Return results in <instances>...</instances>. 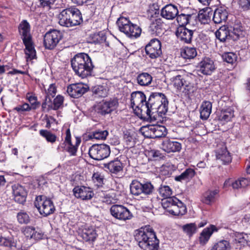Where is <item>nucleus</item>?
<instances>
[{
  "mask_svg": "<svg viewBox=\"0 0 250 250\" xmlns=\"http://www.w3.org/2000/svg\"><path fill=\"white\" fill-rule=\"evenodd\" d=\"M147 154L149 157L155 160H158L164 157V155L159 150L155 149H151L148 151Z\"/></svg>",
  "mask_w": 250,
  "mask_h": 250,
  "instance_id": "nucleus-58",
  "label": "nucleus"
},
{
  "mask_svg": "<svg viewBox=\"0 0 250 250\" xmlns=\"http://www.w3.org/2000/svg\"><path fill=\"white\" fill-rule=\"evenodd\" d=\"M175 204L171 208L169 209V213L173 215H183L186 212V208L178 199H175Z\"/></svg>",
  "mask_w": 250,
  "mask_h": 250,
  "instance_id": "nucleus-28",
  "label": "nucleus"
},
{
  "mask_svg": "<svg viewBox=\"0 0 250 250\" xmlns=\"http://www.w3.org/2000/svg\"><path fill=\"white\" fill-rule=\"evenodd\" d=\"M88 90L82 83H74L67 87V92L71 97L78 98L81 97Z\"/></svg>",
  "mask_w": 250,
  "mask_h": 250,
  "instance_id": "nucleus-19",
  "label": "nucleus"
},
{
  "mask_svg": "<svg viewBox=\"0 0 250 250\" xmlns=\"http://www.w3.org/2000/svg\"><path fill=\"white\" fill-rule=\"evenodd\" d=\"M217 229L214 225H211L209 228L205 229L201 233L200 241L202 243H206L210 238L214 231H217Z\"/></svg>",
  "mask_w": 250,
  "mask_h": 250,
  "instance_id": "nucleus-35",
  "label": "nucleus"
},
{
  "mask_svg": "<svg viewBox=\"0 0 250 250\" xmlns=\"http://www.w3.org/2000/svg\"><path fill=\"white\" fill-rule=\"evenodd\" d=\"M74 195L77 198L83 200H89L92 198L94 193L89 187L85 186H77L73 189Z\"/></svg>",
  "mask_w": 250,
  "mask_h": 250,
  "instance_id": "nucleus-18",
  "label": "nucleus"
},
{
  "mask_svg": "<svg viewBox=\"0 0 250 250\" xmlns=\"http://www.w3.org/2000/svg\"><path fill=\"white\" fill-rule=\"evenodd\" d=\"M168 102L164 94L154 93L150 95L146 103L145 118H151L152 115L158 113L160 116L165 114L168 109Z\"/></svg>",
  "mask_w": 250,
  "mask_h": 250,
  "instance_id": "nucleus-1",
  "label": "nucleus"
},
{
  "mask_svg": "<svg viewBox=\"0 0 250 250\" xmlns=\"http://www.w3.org/2000/svg\"><path fill=\"white\" fill-rule=\"evenodd\" d=\"M93 92L98 97H104L106 96L107 92L105 88L101 85L96 86L93 89Z\"/></svg>",
  "mask_w": 250,
  "mask_h": 250,
  "instance_id": "nucleus-57",
  "label": "nucleus"
},
{
  "mask_svg": "<svg viewBox=\"0 0 250 250\" xmlns=\"http://www.w3.org/2000/svg\"><path fill=\"white\" fill-rule=\"evenodd\" d=\"M18 29L25 46V53L27 61L32 60L36 57V51L33 46L30 35V25L26 20H24L20 23Z\"/></svg>",
  "mask_w": 250,
  "mask_h": 250,
  "instance_id": "nucleus-4",
  "label": "nucleus"
},
{
  "mask_svg": "<svg viewBox=\"0 0 250 250\" xmlns=\"http://www.w3.org/2000/svg\"><path fill=\"white\" fill-rule=\"evenodd\" d=\"M130 190L133 195L144 198L152 193L154 187L149 182L141 183L137 180H133L130 185Z\"/></svg>",
  "mask_w": 250,
  "mask_h": 250,
  "instance_id": "nucleus-6",
  "label": "nucleus"
},
{
  "mask_svg": "<svg viewBox=\"0 0 250 250\" xmlns=\"http://www.w3.org/2000/svg\"><path fill=\"white\" fill-rule=\"evenodd\" d=\"M215 36L220 41L222 42H225L226 40L231 39L229 27L226 26H223L218 29L215 32Z\"/></svg>",
  "mask_w": 250,
  "mask_h": 250,
  "instance_id": "nucleus-31",
  "label": "nucleus"
},
{
  "mask_svg": "<svg viewBox=\"0 0 250 250\" xmlns=\"http://www.w3.org/2000/svg\"><path fill=\"white\" fill-rule=\"evenodd\" d=\"M45 89L46 96L45 97L49 99L50 97H54L57 92V86L55 83H51L49 85V87L46 89L44 86Z\"/></svg>",
  "mask_w": 250,
  "mask_h": 250,
  "instance_id": "nucleus-52",
  "label": "nucleus"
},
{
  "mask_svg": "<svg viewBox=\"0 0 250 250\" xmlns=\"http://www.w3.org/2000/svg\"><path fill=\"white\" fill-rule=\"evenodd\" d=\"M218 190H208L203 195L202 202L207 205H211L215 202V196L218 194Z\"/></svg>",
  "mask_w": 250,
  "mask_h": 250,
  "instance_id": "nucleus-37",
  "label": "nucleus"
},
{
  "mask_svg": "<svg viewBox=\"0 0 250 250\" xmlns=\"http://www.w3.org/2000/svg\"><path fill=\"white\" fill-rule=\"evenodd\" d=\"M63 100V97L62 96L58 95L54 99L53 104L51 103V104H48V108L53 110L58 109L62 105Z\"/></svg>",
  "mask_w": 250,
  "mask_h": 250,
  "instance_id": "nucleus-50",
  "label": "nucleus"
},
{
  "mask_svg": "<svg viewBox=\"0 0 250 250\" xmlns=\"http://www.w3.org/2000/svg\"><path fill=\"white\" fill-rule=\"evenodd\" d=\"M76 142L75 145H73L71 141V133L69 129H67L66 131V136L65 141L62 145H64V149L67 151L70 155L75 156L76 154L78 146L81 143V140L78 138H76Z\"/></svg>",
  "mask_w": 250,
  "mask_h": 250,
  "instance_id": "nucleus-17",
  "label": "nucleus"
},
{
  "mask_svg": "<svg viewBox=\"0 0 250 250\" xmlns=\"http://www.w3.org/2000/svg\"><path fill=\"white\" fill-rule=\"evenodd\" d=\"M233 116V110L230 108H229L221 111L218 116V120L224 123L228 122L231 120Z\"/></svg>",
  "mask_w": 250,
  "mask_h": 250,
  "instance_id": "nucleus-40",
  "label": "nucleus"
},
{
  "mask_svg": "<svg viewBox=\"0 0 250 250\" xmlns=\"http://www.w3.org/2000/svg\"><path fill=\"white\" fill-rule=\"evenodd\" d=\"M58 19L60 25L67 27L79 25L83 21L80 10L75 7L62 10L58 15Z\"/></svg>",
  "mask_w": 250,
  "mask_h": 250,
  "instance_id": "nucleus-3",
  "label": "nucleus"
},
{
  "mask_svg": "<svg viewBox=\"0 0 250 250\" xmlns=\"http://www.w3.org/2000/svg\"><path fill=\"white\" fill-rule=\"evenodd\" d=\"M197 54L196 49L193 47H185L181 51V56L186 59H193Z\"/></svg>",
  "mask_w": 250,
  "mask_h": 250,
  "instance_id": "nucleus-39",
  "label": "nucleus"
},
{
  "mask_svg": "<svg viewBox=\"0 0 250 250\" xmlns=\"http://www.w3.org/2000/svg\"><path fill=\"white\" fill-rule=\"evenodd\" d=\"M131 106L138 115L145 116L146 98L143 92L135 91L131 94Z\"/></svg>",
  "mask_w": 250,
  "mask_h": 250,
  "instance_id": "nucleus-7",
  "label": "nucleus"
},
{
  "mask_svg": "<svg viewBox=\"0 0 250 250\" xmlns=\"http://www.w3.org/2000/svg\"><path fill=\"white\" fill-rule=\"evenodd\" d=\"M34 204L40 214L44 216L53 213L55 210L52 200L44 196H37Z\"/></svg>",
  "mask_w": 250,
  "mask_h": 250,
  "instance_id": "nucleus-8",
  "label": "nucleus"
},
{
  "mask_svg": "<svg viewBox=\"0 0 250 250\" xmlns=\"http://www.w3.org/2000/svg\"><path fill=\"white\" fill-rule=\"evenodd\" d=\"M231 40L236 41L244 36V28L240 23H235L233 27L229 28Z\"/></svg>",
  "mask_w": 250,
  "mask_h": 250,
  "instance_id": "nucleus-30",
  "label": "nucleus"
},
{
  "mask_svg": "<svg viewBox=\"0 0 250 250\" xmlns=\"http://www.w3.org/2000/svg\"><path fill=\"white\" fill-rule=\"evenodd\" d=\"M183 229L184 232L190 236L195 233L196 227L195 224L191 223L183 226Z\"/></svg>",
  "mask_w": 250,
  "mask_h": 250,
  "instance_id": "nucleus-56",
  "label": "nucleus"
},
{
  "mask_svg": "<svg viewBox=\"0 0 250 250\" xmlns=\"http://www.w3.org/2000/svg\"><path fill=\"white\" fill-rule=\"evenodd\" d=\"M111 214L116 219L125 221L131 219L133 215L129 210L122 205H114L110 209Z\"/></svg>",
  "mask_w": 250,
  "mask_h": 250,
  "instance_id": "nucleus-11",
  "label": "nucleus"
},
{
  "mask_svg": "<svg viewBox=\"0 0 250 250\" xmlns=\"http://www.w3.org/2000/svg\"><path fill=\"white\" fill-rule=\"evenodd\" d=\"M193 31L185 27H179L176 32L178 39L184 43H190L191 41Z\"/></svg>",
  "mask_w": 250,
  "mask_h": 250,
  "instance_id": "nucleus-23",
  "label": "nucleus"
},
{
  "mask_svg": "<svg viewBox=\"0 0 250 250\" xmlns=\"http://www.w3.org/2000/svg\"><path fill=\"white\" fill-rule=\"evenodd\" d=\"M12 188L15 201L20 204L24 203L27 195V191L25 187L19 184H15Z\"/></svg>",
  "mask_w": 250,
  "mask_h": 250,
  "instance_id": "nucleus-15",
  "label": "nucleus"
},
{
  "mask_svg": "<svg viewBox=\"0 0 250 250\" xmlns=\"http://www.w3.org/2000/svg\"><path fill=\"white\" fill-rule=\"evenodd\" d=\"M92 180L97 185H101L103 183L104 176L99 172H95L92 175Z\"/></svg>",
  "mask_w": 250,
  "mask_h": 250,
  "instance_id": "nucleus-62",
  "label": "nucleus"
},
{
  "mask_svg": "<svg viewBox=\"0 0 250 250\" xmlns=\"http://www.w3.org/2000/svg\"><path fill=\"white\" fill-rule=\"evenodd\" d=\"M108 134L107 130H97L93 133L91 135V138H94L97 140H104L105 139Z\"/></svg>",
  "mask_w": 250,
  "mask_h": 250,
  "instance_id": "nucleus-53",
  "label": "nucleus"
},
{
  "mask_svg": "<svg viewBox=\"0 0 250 250\" xmlns=\"http://www.w3.org/2000/svg\"><path fill=\"white\" fill-rule=\"evenodd\" d=\"M78 233L79 235L85 242L94 241L97 236L94 229L87 226H84L80 229Z\"/></svg>",
  "mask_w": 250,
  "mask_h": 250,
  "instance_id": "nucleus-20",
  "label": "nucleus"
},
{
  "mask_svg": "<svg viewBox=\"0 0 250 250\" xmlns=\"http://www.w3.org/2000/svg\"><path fill=\"white\" fill-rule=\"evenodd\" d=\"M55 0H40V6L42 7L50 8L53 5Z\"/></svg>",
  "mask_w": 250,
  "mask_h": 250,
  "instance_id": "nucleus-64",
  "label": "nucleus"
},
{
  "mask_svg": "<svg viewBox=\"0 0 250 250\" xmlns=\"http://www.w3.org/2000/svg\"><path fill=\"white\" fill-rule=\"evenodd\" d=\"M120 31L130 38H137L141 35V28L137 24H133L126 18L120 17L117 21Z\"/></svg>",
  "mask_w": 250,
  "mask_h": 250,
  "instance_id": "nucleus-5",
  "label": "nucleus"
},
{
  "mask_svg": "<svg viewBox=\"0 0 250 250\" xmlns=\"http://www.w3.org/2000/svg\"><path fill=\"white\" fill-rule=\"evenodd\" d=\"M17 219L20 224H28L30 222L29 215L25 212L21 211L17 214Z\"/></svg>",
  "mask_w": 250,
  "mask_h": 250,
  "instance_id": "nucleus-54",
  "label": "nucleus"
},
{
  "mask_svg": "<svg viewBox=\"0 0 250 250\" xmlns=\"http://www.w3.org/2000/svg\"><path fill=\"white\" fill-rule=\"evenodd\" d=\"M177 7L173 4H167L161 10V16L168 20L175 19L178 14Z\"/></svg>",
  "mask_w": 250,
  "mask_h": 250,
  "instance_id": "nucleus-21",
  "label": "nucleus"
},
{
  "mask_svg": "<svg viewBox=\"0 0 250 250\" xmlns=\"http://www.w3.org/2000/svg\"><path fill=\"white\" fill-rule=\"evenodd\" d=\"M152 80V76L147 73H142L137 77V83L141 86H147L149 85Z\"/></svg>",
  "mask_w": 250,
  "mask_h": 250,
  "instance_id": "nucleus-36",
  "label": "nucleus"
},
{
  "mask_svg": "<svg viewBox=\"0 0 250 250\" xmlns=\"http://www.w3.org/2000/svg\"><path fill=\"white\" fill-rule=\"evenodd\" d=\"M22 232L26 238L35 241L42 239L43 235L41 230H36L35 228L30 226L24 228Z\"/></svg>",
  "mask_w": 250,
  "mask_h": 250,
  "instance_id": "nucleus-25",
  "label": "nucleus"
},
{
  "mask_svg": "<svg viewBox=\"0 0 250 250\" xmlns=\"http://www.w3.org/2000/svg\"><path fill=\"white\" fill-rule=\"evenodd\" d=\"M198 18L202 23H205L208 21V16L205 11L201 10L199 12Z\"/></svg>",
  "mask_w": 250,
  "mask_h": 250,
  "instance_id": "nucleus-63",
  "label": "nucleus"
},
{
  "mask_svg": "<svg viewBox=\"0 0 250 250\" xmlns=\"http://www.w3.org/2000/svg\"><path fill=\"white\" fill-rule=\"evenodd\" d=\"M158 191L160 195L164 198V199L171 197L172 194L171 188L169 186L166 185H161Z\"/></svg>",
  "mask_w": 250,
  "mask_h": 250,
  "instance_id": "nucleus-46",
  "label": "nucleus"
},
{
  "mask_svg": "<svg viewBox=\"0 0 250 250\" xmlns=\"http://www.w3.org/2000/svg\"><path fill=\"white\" fill-rule=\"evenodd\" d=\"M140 132L146 138H154L153 125L142 126Z\"/></svg>",
  "mask_w": 250,
  "mask_h": 250,
  "instance_id": "nucleus-45",
  "label": "nucleus"
},
{
  "mask_svg": "<svg viewBox=\"0 0 250 250\" xmlns=\"http://www.w3.org/2000/svg\"><path fill=\"white\" fill-rule=\"evenodd\" d=\"M195 175V172L193 169L188 168L182 173L180 175L176 176L175 180L176 181L182 182L192 178Z\"/></svg>",
  "mask_w": 250,
  "mask_h": 250,
  "instance_id": "nucleus-41",
  "label": "nucleus"
},
{
  "mask_svg": "<svg viewBox=\"0 0 250 250\" xmlns=\"http://www.w3.org/2000/svg\"><path fill=\"white\" fill-rule=\"evenodd\" d=\"M248 236L243 233H238L235 234V237L233 241V246L236 250L240 249L247 242Z\"/></svg>",
  "mask_w": 250,
  "mask_h": 250,
  "instance_id": "nucleus-32",
  "label": "nucleus"
},
{
  "mask_svg": "<svg viewBox=\"0 0 250 250\" xmlns=\"http://www.w3.org/2000/svg\"><path fill=\"white\" fill-rule=\"evenodd\" d=\"M110 153V147L106 144L93 145L89 148L88 151L89 156L97 161L108 157Z\"/></svg>",
  "mask_w": 250,
  "mask_h": 250,
  "instance_id": "nucleus-9",
  "label": "nucleus"
},
{
  "mask_svg": "<svg viewBox=\"0 0 250 250\" xmlns=\"http://www.w3.org/2000/svg\"><path fill=\"white\" fill-rule=\"evenodd\" d=\"M223 60L228 63H232L236 61V56L233 53H225L223 56Z\"/></svg>",
  "mask_w": 250,
  "mask_h": 250,
  "instance_id": "nucleus-59",
  "label": "nucleus"
},
{
  "mask_svg": "<svg viewBox=\"0 0 250 250\" xmlns=\"http://www.w3.org/2000/svg\"><path fill=\"white\" fill-rule=\"evenodd\" d=\"M237 223L245 227L250 226V214L247 213L242 215L241 218L237 220Z\"/></svg>",
  "mask_w": 250,
  "mask_h": 250,
  "instance_id": "nucleus-55",
  "label": "nucleus"
},
{
  "mask_svg": "<svg viewBox=\"0 0 250 250\" xmlns=\"http://www.w3.org/2000/svg\"><path fill=\"white\" fill-rule=\"evenodd\" d=\"M71 62L73 70L79 77L84 78L91 75L94 66L87 54L83 53L76 55Z\"/></svg>",
  "mask_w": 250,
  "mask_h": 250,
  "instance_id": "nucleus-2",
  "label": "nucleus"
},
{
  "mask_svg": "<svg viewBox=\"0 0 250 250\" xmlns=\"http://www.w3.org/2000/svg\"><path fill=\"white\" fill-rule=\"evenodd\" d=\"M27 98L30 104V106L32 109H35L39 105V103L37 101V98L33 96H27Z\"/></svg>",
  "mask_w": 250,
  "mask_h": 250,
  "instance_id": "nucleus-60",
  "label": "nucleus"
},
{
  "mask_svg": "<svg viewBox=\"0 0 250 250\" xmlns=\"http://www.w3.org/2000/svg\"><path fill=\"white\" fill-rule=\"evenodd\" d=\"M212 109L211 103L209 101H204L202 104L200 109V118L202 120H207L208 118Z\"/></svg>",
  "mask_w": 250,
  "mask_h": 250,
  "instance_id": "nucleus-33",
  "label": "nucleus"
},
{
  "mask_svg": "<svg viewBox=\"0 0 250 250\" xmlns=\"http://www.w3.org/2000/svg\"><path fill=\"white\" fill-rule=\"evenodd\" d=\"M171 82L173 86L178 90L183 88L187 92L189 91L192 87V84L183 76L180 75H176L170 78Z\"/></svg>",
  "mask_w": 250,
  "mask_h": 250,
  "instance_id": "nucleus-16",
  "label": "nucleus"
},
{
  "mask_svg": "<svg viewBox=\"0 0 250 250\" xmlns=\"http://www.w3.org/2000/svg\"><path fill=\"white\" fill-rule=\"evenodd\" d=\"M216 158L226 164L231 162V158L226 147L221 148L216 152Z\"/></svg>",
  "mask_w": 250,
  "mask_h": 250,
  "instance_id": "nucleus-34",
  "label": "nucleus"
},
{
  "mask_svg": "<svg viewBox=\"0 0 250 250\" xmlns=\"http://www.w3.org/2000/svg\"><path fill=\"white\" fill-rule=\"evenodd\" d=\"M146 54L151 59H155L162 54L161 43L157 39H152L145 47Z\"/></svg>",
  "mask_w": 250,
  "mask_h": 250,
  "instance_id": "nucleus-12",
  "label": "nucleus"
},
{
  "mask_svg": "<svg viewBox=\"0 0 250 250\" xmlns=\"http://www.w3.org/2000/svg\"><path fill=\"white\" fill-rule=\"evenodd\" d=\"M164 22L160 18L153 21L149 26V32L152 35H159L164 30Z\"/></svg>",
  "mask_w": 250,
  "mask_h": 250,
  "instance_id": "nucleus-26",
  "label": "nucleus"
},
{
  "mask_svg": "<svg viewBox=\"0 0 250 250\" xmlns=\"http://www.w3.org/2000/svg\"><path fill=\"white\" fill-rule=\"evenodd\" d=\"M155 233L151 228L146 227L145 229L139 230L135 235V240L138 243L139 247L141 248L142 245L147 243L148 241L153 239Z\"/></svg>",
  "mask_w": 250,
  "mask_h": 250,
  "instance_id": "nucleus-13",
  "label": "nucleus"
},
{
  "mask_svg": "<svg viewBox=\"0 0 250 250\" xmlns=\"http://www.w3.org/2000/svg\"><path fill=\"white\" fill-rule=\"evenodd\" d=\"M159 240L155 235L153 239L147 242V243L142 245V249L144 250H158L159 248Z\"/></svg>",
  "mask_w": 250,
  "mask_h": 250,
  "instance_id": "nucleus-42",
  "label": "nucleus"
},
{
  "mask_svg": "<svg viewBox=\"0 0 250 250\" xmlns=\"http://www.w3.org/2000/svg\"><path fill=\"white\" fill-rule=\"evenodd\" d=\"M104 167L108 169L110 172L118 174L123 171V164L120 161L116 160L104 165Z\"/></svg>",
  "mask_w": 250,
  "mask_h": 250,
  "instance_id": "nucleus-29",
  "label": "nucleus"
},
{
  "mask_svg": "<svg viewBox=\"0 0 250 250\" xmlns=\"http://www.w3.org/2000/svg\"><path fill=\"white\" fill-rule=\"evenodd\" d=\"M176 20L180 27H185V25L189 23L192 19H194L195 16L193 15H186L181 14L177 15Z\"/></svg>",
  "mask_w": 250,
  "mask_h": 250,
  "instance_id": "nucleus-38",
  "label": "nucleus"
},
{
  "mask_svg": "<svg viewBox=\"0 0 250 250\" xmlns=\"http://www.w3.org/2000/svg\"><path fill=\"white\" fill-rule=\"evenodd\" d=\"M154 138H161L167 134L166 128L159 125H153Z\"/></svg>",
  "mask_w": 250,
  "mask_h": 250,
  "instance_id": "nucleus-43",
  "label": "nucleus"
},
{
  "mask_svg": "<svg viewBox=\"0 0 250 250\" xmlns=\"http://www.w3.org/2000/svg\"><path fill=\"white\" fill-rule=\"evenodd\" d=\"M229 243L226 240H221L216 243L211 250H230Z\"/></svg>",
  "mask_w": 250,
  "mask_h": 250,
  "instance_id": "nucleus-48",
  "label": "nucleus"
},
{
  "mask_svg": "<svg viewBox=\"0 0 250 250\" xmlns=\"http://www.w3.org/2000/svg\"><path fill=\"white\" fill-rule=\"evenodd\" d=\"M161 147L167 153L179 152L181 149V145L178 142L166 139L163 141Z\"/></svg>",
  "mask_w": 250,
  "mask_h": 250,
  "instance_id": "nucleus-24",
  "label": "nucleus"
},
{
  "mask_svg": "<svg viewBox=\"0 0 250 250\" xmlns=\"http://www.w3.org/2000/svg\"><path fill=\"white\" fill-rule=\"evenodd\" d=\"M250 181L247 178H241L236 180L232 183V188L234 189L244 188L249 185Z\"/></svg>",
  "mask_w": 250,
  "mask_h": 250,
  "instance_id": "nucleus-49",
  "label": "nucleus"
},
{
  "mask_svg": "<svg viewBox=\"0 0 250 250\" xmlns=\"http://www.w3.org/2000/svg\"><path fill=\"white\" fill-rule=\"evenodd\" d=\"M32 109L30 105L27 103H24L22 105H19L14 108V110L18 112H22L24 111H29Z\"/></svg>",
  "mask_w": 250,
  "mask_h": 250,
  "instance_id": "nucleus-61",
  "label": "nucleus"
},
{
  "mask_svg": "<svg viewBox=\"0 0 250 250\" xmlns=\"http://www.w3.org/2000/svg\"><path fill=\"white\" fill-rule=\"evenodd\" d=\"M118 106L117 99H114L108 101H103L96 106L95 110L97 113L104 115L111 113Z\"/></svg>",
  "mask_w": 250,
  "mask_h": 250,
  "instance_id": "nucleus-14",
  "label": "nucleus"
},
{
  "mask_svg": "<svg viewBox=\"0 0 250 250\" xmlns=\"http://www.w3.org/2000/svg\"><path fill=\"white\" fill-rule=\"evenodd\" d=\"M175 199H177L174 196L170 197L166 199H163L162 200V206L164 208L167 210L169 212V209L171 208L173 205L175 204Z\"/></svg>",
  "mask_w": 250,
  "mask_h": 250,
  "instance_id": "nucleus-47",
  "label": "nucleus"
},
{
  "mask_svg": "<svg viewBox=\"0 0 250 250\" xmlns=\"http://www.w3.org/2000/svg\"><path fill=\"white\" fill-rule=\"evenodd\" d=\"M40 133L49 142L53 143L56 140V136L47 130H41L40 131Z\"/></svg>",
  "mask_w": 250,
  "mask_h": 250,
  "instance_id": "nucleus-51",
  "label": "nucleus"
},
{
  "mask_svg": "<svg viewBox=\"0 0 250 250\" xmlns=\"http://www.w3.org/2000/svg\"><path fill=\"white\" fill-rule=\"evenodd\" d=\"M0 246L8 248L15 247L16 243L12 237H0Z\"/></svg>",
  "mask_w": 250,
  "mask_h": 250,
  "instance_id": "nucleus-44",
  "label": "nucleus"
},
{
  "mask_svg": "<svg viewBox=\"0 0 250 250\" xmlns=\"http://www.w3.org/2000/svg\"><path fill=\"white\" fill-rule=\"evenodd\" d=\"M228 12L225 7H220L217 8L214 12L213 21L215 23H221L225 21L228 18Z\"/></svg>",
  "mask_w": 250,
  "mask_h": 250,
  "instance_id": "nucleus-27",
  "label": "nucleus"
},
{
  "mask_svg": "<svg viewBox=\"0 0 250 250\" xmlns=\"http://www.w3.org/2000/svg\"><path fill=\"white\" fill-rule=\"evenodd\" d=\"M62 38V33L57 30L47 32L44 36L43 44L45 48L54 49Z\"/></svg>",
  "mask_w": 250,
  "mask_h": 250,
  "instance_id": "nucleus-10",
  "label": "nucleus"
},
{
  "mask_svg": "<svg viewBox=\"0 0 250 250\" xmlns=\"http://www.w3.org/2000/svg\"><path fill=\"white\" fill-rule=\"evenodd\" d=\"M199 71L204 75H210L215 70L214 62L210 59L205 58L198 64Z\"/></svg>",
  "mask_w": 250,
  "mask_h": 250,
  "instance_id": "nucleus-22",
  "label": "nucleus"
}]
</instances>
